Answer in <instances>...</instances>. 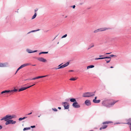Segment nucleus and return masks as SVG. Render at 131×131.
I'll use <instances>...</instances> for the list:
<instances>
[{
    "instance_id": "nucleus-1",
    "label": "nucleus",
    "mask_w": 131,
    "mask_h": 131,
    "mask_svg": "<svg viewBox=\"0 0 131 131\" xmlns=\"http://www.w3.org/2000/svg\"><path fill=\"white\" fill-rule=\"evenodd\" d=\"M118 101H113L111 100H104L102 102V105L107 107H110L114 105Z\"/></svg>"
},
{
    "instance_id": "nucleus-2",
    "label": "nucleus",
    "mask_w": 131,
    "mask_h": 131,
    "mask_svg": "<svg viewBox=\"0 0 131 131\" xmlns=\"http://www.w3.org/2000/svg\"><path fill=\"white\" fill-rule=\"evenodd\" d=\"M16 116L15 115H7L1 119V121L4 120L5 121L8 120V119L13 118H16Z\"/></svg>"
},
{
    "instance_id": "nucleus-3",
    "label": "nucleus",
    "mask_w": 131,
    "mask_h": 131,
    "mask_svg": "<svg viewBox=\"0 0 131 131\" xmlns=\"http://www.w3.org/2000/svg\"><path fill=\"white\" fill-rule=\"evenodd\" d=\"M95 95V92H88L85 93L83 94L82 96L83 97H90Z\"/></svg>"
},
{
    "instance_id": "nucleus-4",
    "label": "nucleus",
    "mask_w": 131,
    "mask_h": 131,
    "mask_svg": "<svg viewBox=\"0 0 131 131\" xmlns=\"http://www.w3.org/2000/svg\"><path fill=\"white\" fill-rule=\"evenodd\" d=\"M18 91V90L17 89H15L11 90H5L2 91L1 92V94L4 93H10V94H11L13 93L14 92H17Z\"/></svg>"
},
{
    "instance_id": "nucleus-5",
    "label": "nucleus",
    "mask_w": 131,
    "mask_h": 131,
    "mask_svg": "<svg viewBox=\"0 0 131 131\" xmlns=\"http://www.w3.org/2000/svg\"><path fill=\"white\" fill-rule=\"evenodd\" d=\"M16 121H14L13 120L9 119L6 121L5 123L6 125H8L10 124H14L16 123Z\"/></svg>"
},
{
    "instance_id": "nucleus-6",
    "label": "nucleus",
    "mask_w": 131,
    "mask_h": 131,
    "mask_svg": "<svg viewBox=\"0 0 131 131\" xmlns=\"http://www.w3.org/2000/svg\"><path fill=\"white\" fill-rule=\"evenodd\" d=\"M62 104L63 105L65 109H68L69 107V105L68 102H64L62 103Z\"/></svg>"
},
{
    "instance_id": "nucleus-7",
    "label": "nucleus",
    "mask_w": 131,
    "mask_h": 131,
    "mask_svg": "<svg viewBox=\"0 0 131 131\" xmlns=\"http://www.w3.org/2000/svg\"><path fill=\"white\" fill-rule=\"evenodd\" d=\"M69 64V62H67L66 63H65V64H64L63 65H62L61 66H60L61 64L59 65L58 66V67H59L58 68H56V69H61V68H64L67 66H68Z\"/></svg>"
},
{
    "instance_id": "nucleus-8",
    "label": "nucleus",
    "mask_w": 131,
    "mask_h": 131,
    "mask_svg": "<svg viewBox=\"0 0 131 131\" xmlns=\"http://www.w3.org/2000/svg\"><path fill=\"white\" fill-rule=\"evenodd\" d=\"M108 29V28H100L94 30V32L95 33L100 31H104L107 30Z\"/></svg>"
},
{
    "instance_id": "nucleus-9",
    "label": "nucleus",
    "mask_w": 131,
    "mask_h": 131,
    "mask_svg": "<svg viewBox=\"0 0 131 131\" xmlns=\"http://www.w3.org/2000/svg\"><path fill=\"white\" fill-rule=\"evenodd\" d=\"M72 106L75 108H79L80 107V105L76 102H74L72 105Z\"/></svg>"
},
{
    "instance_id": "nucleus-10",
    "label": "nucleus",
    "mask_w": 131,
    "mask_h": 131,
    "mask_svg": "<svg viewBox=\"0 0 131 131\" xmlns=\"http://www.w3.org/2000/svg\"><path fill=\"white\" fill-rule=\"evenodd\" d=\"M35 84H34V85H31L30 86H28L27 87H23L22 88L20 89L19 90V91L20 92L21 91L23 90H25L28 88H30V87L33 86V85H34Z\"/></svg>"
},
{
    "instance_id": "nucleus-11",
    "label": "nucleus",
    "mask_w": 131,
    "mask_h": 131,
    "mask_svg": "<svg viewBox=\"0 0 131 131\" xmlns=\"http://www.w3.org/2000/svg\"><path fill=\"white\" fill-rule=\"evenodd\" d=\"M126 121L127 122V123H125V124L129 125V127L130 128V130L131 131V119L129 118V119H127Z\"/></svg>"
},
{
    "instance_id": "nucleus-12",
    "label": "nucleus",
    "mask_w": 131,
    "mask_h": 131,
    "mask_svg": "<svg viewBox=\"0 0 131 131\" xmlns=\"http://www.w3.org/2000/svg\"><path fill=\"white\" fill-rule=\"evenodd\" d=\"M37 59L40 61L45 62H46V60L43 58L39 57L37 58Z\"/></svg>"
},
{
    "instance_id": "nucleus-13",
    "label": "nucleus",
    "mask_w": 131,
    "mask_h": 131,
    "mask_svg": "<svg viewBox=\"0 0 131 131\" xmlns=\"http://www.w3.org/2000/svg\"><path fill=\"white\" fill-rule=\"evenodd\" d=\"M85 104L87 106H89L91 105L90 101L89 100H86L85 102Z\"/></svg>"
},
{
    "instance_id": "nucleus-14",
    "label": "nucleus",
    "mask_w": 131,
    "mask_h": 131,
    "mask_svg": "<svg viewBox=\"0 0 131 131\" xmlns=\"http://www.w3.org/2000/svg\"><path fill=\"white\" fill-rule=\"evenodd\" d=\"M112 123V122L111 121H106L103 122V124H108L109 123Z\"/></svg>"
},
{
    "instance_id": "nucleus-15",
    "label": "nucleus",
    "mask_w": 131,
    "mask_h": 131,
    "mask_svg": "<svg viewBox=\"0 0 131 131\" xmlns=\"http://www.w3.org/2000/svg\"><path fill=\"white\" fill-rule=\"evenodd\" d=\"M100 101V100H93V102L95 103H99Z\"/></svg>"
},
{
    "instance_id": "nucleus-16",
    "label": "nucleus",
    "mask_w": 131,
    "mask_h": 131,
    "mask_svg": "<svg viewBox=\"0 0 131 131\" xmlns=\"http://www.w3.org/2000/svg\"><path fill=\"white\" fill-rule=\"evenodd\" d=\"M107 127V125H104L102 127H101L100 129V130H101L102 129H104L106 128Z\"/></svg>"
},
{
    "instance_id": "nucleus-17",
    "label": "nucleus",
    "mask_w": 131,
    "mask_h": 131,
    "mask_svg": "<svg viewBox=\"0 0 131 131\" xmlns=\"http://www.w3.org/2000/svg\"><path fill=\"white\" fill-rule=\"evenodd\" d=\"M70 101L71 102H77L75 99H73V98L71 99L70 100Z\"/></svg>"
},
{
    "instance_id": "nucleus-18",
    "label": "nucleus",
    "mask_w": 131,
    "mask_h": 131,
    "mask_svg": "<svg viewBox=\"0 0 131 131\" xmlns=\"http://www.w3.org/2000/svg\"><path fill=\"white\" fill-rule=\"evenodd\" d=\"M24 65V67H25L27 66L31 65V64L29 63H26L23 64Z\"/></svg>"
},
{
    "instance_id": "nucleus-19",
    "label": "nucleus",
    "mask_w": 131,
    "mask_h": 131,
    "mask_svg": "<svg viewBox=\"0 0 131 131\" xmlns=\"http://www.w3.org/2000/svg\"><path fill=\"white\" fill-rule=\"evenodd\" d=\"M94 67V66L92 65L88 66L87 67V69H88L90 68H92Z\"/></svg>"
},
{
    "instance_id": "nucleus-20",
    "label": "nucleus",
    "mask_w": 131,
    "mask_h": 131,
    "mask_svg": "<svg viewBox=\"0 0 131 131\" xmlns=\"http://www.w3.org/2000/svg\"><path fill=\"white\" fill-rule=\"evenodd\" d=\"M5 66V65L4 63H0V67H4Z\"/></svg>"
},
{
    "instance_id": "nucleus-21",
    "label": "nucleus",
    "mask_w": 131,
    "mask_h": 131,
    "mask_svg": "<svg viewBox=\"0 0 131 131\" xmlns=\"http://www.w3.org/2000/svg\"><path fill=\"white\" fill-rule=\"evenodd\" d=\"M37 14H36V13H35V14L34 15L32 16L31 19H34L37 16Z\"/></svg>"
},
{
    "instance_id": "nucleus-22",
    "label": "nucleus",
    "mask_w": 131,
    "mask_h": 131,
    "mask_svg": "<svg viewBox=\"0 0 131 131\" xmlns=\"http://www.w3.org/2000/svg\"><path fill=\"white\" fill-rule=\"evenodd\" d=\"M77 78H70V80L71 81H75L77 79Z\"/></svg>"
},
{
    "instance_id": "nucleus-23",
    "label": "nucleus",
    "mask_w": 131,
    "mask_h": 131,
    "mask_svg": "<svg viewBox=\"0 0 131 131\" xmlns=\"http://www.w3.org/2000/svg\"><path fill=\"white\" fill-rule=\"evenodd\" d=\"M30 127L25 128L23 129V130L24 131L28 129H30Z\"/></svg>"
},
{
    "instance_id": "nucleus-24",
    "label": "nucleus",
    "mask_w": 131,
    "mask_h": 131,
    "mask_svg": "<svg viewBox=\"0 0 131 131\" xmlns=\"http://www.w3.org/2000/svg\"><path fill=\"white\" fill-rule=\"evenodd\" d=\"M52 110L56 112L57 111V110L55 108H52Z\"/></svg>"
},
{
    "instance_id": "nucleus-25",
    "label": "nucleus",
    "mask_w": 131,
    "mask_h": 131,
    "mask_svg": "<svg viewBox=\"0 0 131 131\" xmlns=\"http://www.w3.org/2000/svg\"><path fill=\"white\" fill-rule=\"evenodd\" d=\"M21 69L20 67L17 69L15 73V74H16V73L17 72H18V71L20 69Z\"/></svg>"
},
{
    "instance_id": "nucleus-26",
    "label": "nucleus",
    "mask_w": 131,
    "mask_h": 131,
    "mask_svg": "<svg viewBox=\"0 0 131 131\" xmlns=\"http://www.w3.org/2000/svg\"><path fill=\"white\" fill-rule=\"evenodd\" d=\"M39 30V29H38V30H33V31H31V32H29L28 33V34H29V33L30 32H35V31H38V30Z\"/></svg>"
},
{
    "instance_id": "nucleus-27",
    "label": "nucleus",
    "mask_w": 131,
    "mask_h": 131,
    "mask_svg": "<svg viewBox=\"0 0 131 131\" xmlns=\"http://www.w3.org/2000/svg\"><path fill=\"white\" fill-rule=\"evenodd\" d=\"M48 76V75H46L40 76V77H41V78H44V77H47Z\"/></svg>"
},
{
    "instance_id": "nucleus-28",
    "label": "nucleus",
    "mask_w": 131,
    "mask_h": 131,
    "mask_svg": "<svg viewBox=\"0 0 131 131\" xmlns=\"http://www.w3.org/2000/svg\"><path fill=\"white\" fill-rule=\"evenodd\" d=\"M70 7H72L74 9V8H75V5L71 6H70Z\"/></svg>"
},
{
    "instance_id": "nucleus-29",
    "label": "nucleus",
    "mask_w": 131,
    "mask_h": 131,
    "mask_svg": "<svg viewBox=\"0 0 131 131\" xmlns=\"http://www.w3.org/2000/svg\"><path fill=\"white\" fill-rule=\"evenodd\" d=\"M67 34H66V35H64L62 37V38H63L66 37H67Z\"/></svg>"
},
{
    "instance_id": "nucleus-30",
    "label": "nucleus",
    "mask_w": 131,
    "mask_h": 131,
    "mask_svg": "<svg viewBox=\"0 0 131 131\" xmlns=\"http://www.w3.org/2000/svg\"><path fill=\"white\" fill-rule=\"evenodd\" d=\"M37 51V50H35V51H34L33 52L28 51V52L29 53H32V52H36Z\"/></svg>"
},
{
    "instance_id": "nucleus-31",
    "label": "nucleus",
    "mask_w": 131,
    "mask_h": 131,
    "mask_svg": "<svg viewBox=\"0 0 131 131\" xmlns=\"http://www.w3.org/2000/svg\"><path fill=\"white\" fill-rule=\"evenodd\" d=\"M48 52H42V53H47Z\"/></svg>"
},
{
    "instance_id": "nucleus-32",
    "label": "nucleus",
    "mask_w": 131,
    "mask_h": 131,
    "mask_svg": "<svg viewBox=\"0 0 131 131\" xmlns=\"http://www.w3.org/2000/svg\"><path fill=\"white\" fill-rule=\"evenodd\" d=\"M110 60H111L110 59L108 61H107V60H105V61H106V62L107 63L109 62H110Z\"/></svg>"
},
{
    "instance_id": "nucleus-33",
    "label": "nucleus",
    "mask_w": 131,
    "mask_h": 131,
    "mask_svg": "<svg viewBox=\"0 0 131 131\" xmlns=\"http://www.w3.org/2000/svg\"><path fill=\"white\" fill-rule=\"evenodd\" d=\"M111 57H105V59H109Z\"/></svg>"
},
{
    "instance_id": "nucleus-34",
    "label": "nucleus",
    "mask_w": 131,
    "mask_h": 131,
    "mask_svg": "<svg viewBox=\"0 0 131 131\" xmlns=\"http://www.w3.org/2000/svg\"><path fill=\"white\" fill-rule=\"evenodd\" d=\"M20 68H23V67H24V65H23V64H22L21 66H20Z\"/></svg>"
},
{
    "instance_id": "nucleus-35",
    "label": "nucleus",
    "mask_w": 131,
    "mask_h": 131,
    "mask_svg": "<svg viewBox=\"0 0 131 131\" xmlns=\"http://www.w3.org/2000/svg\"><path fill=\"white\" fill-rule=\"evenodd\" d=\"M20 68H23V67H24V65H23V64H22L21 66H20Z\"/></svg>"
},
{
    "instance_id": "nucleus-36",
    "label": "nucleus",
    "mask_w": 131,
    "mask_h": 131,
    "mask_svg": "<svg viewBox=\"0 0 131 131\" xmlns=\"http://www.w3.org/2000/svg\"><path fill=\"white\" fill-rule=\"evenodd\" d=\"M18 120L19 121H21V120H23V118H19Z\"/></svg>"
},
{
    "instance_id": "nucleus-37",
    "label": "nucleus",
    "mask_w": 131,
    "mask_h": 131,
    "mask_svg": "<svg viewBox=\"0 0 131 131\" xmlns=\"http://www.w3.org/2000/svg\"><path fill=\"white\" fill-rule=\"evenodd\" d=\"M36 79H37V77L34 78L33 79H32L33 80H35Z\"/></svg>"
},
{
    "instance_id": "nucleus-38",
    "label": "nucleus",
    "mask_w": 131,
    "mask_h": 131,
    "mask_svg": "<svg viewBox=\"0 0 131 131\" xmlns=\"http://www.w3.org/2000/svg\"><path fill=\"white\" fill-rule=\"evenodd\" d=\"M99 59H100V58H95V60H99Z\"/></svg>"
},
{
    "instance_id": "nucleus-39",
    "label": "nucleus",
    "mask_w": 131,
    "mask_h": 131,
    "mask_svg": "<svg viewBox=\"0 0 131 131\" xmlns=\"http://www.w3.org/2000/svg\"><path fill=\"white\" fill-rule=\"evenodd\" d=\"M35 126H30V127L32 128H35Z\"/></svg>"
},
{
    "instance_id": "nucleus-40",
    "label": "nucleus",
    "mask_w": 131,
    "mask_h": 131,
    "mask_svg": "<svg viewBox=\"0 0 131 131\" xmlns=\"http://www.w3.org/2000/svg\"><path fill=\"white\" fill-rule=\"evenodd\" d=\"M100 59H105V57H102V58H100Z\"/></svg>"
},
{
    "instance_id": "nucleus-41",
    "label": "nucleus",
    "mask_w": 131,
    "mask_h": 131,
    "mask_svg": "<svg viewBox=\"0 0 131 131\" xmlns=\"http://www.w3.org/2000/svg\"><path fill=\"white\" fill-rule=\"evenodd\" d=\"M91 48V47H90V46H89V47L88 48V50H89Z\"/></svg>"
},
{
    "instance_id": "nucleus-42",
    "label": "nucleus",
    "mask_w": 131,
    "mask_h": 131,
    "mask_svg": "<svg viewBox=\"0 0 131 131\" xmlns=\"http://www.w3.org/2000/svg\"><path fill=\"white\" fill-rule=\"evenodd\" d=\"M27 117H24L23 118V119H24L26 118Z\"/></svg>"
},
{
    "instance_id": "nucleus-43",
    "label": "nucleus",
    "mask_w": 131,
    "mask_h": 131,
    "mask_svg": "<svg viewBox=\"0 0 131 131\" xmlns=\"http://www.w3.org/2000/svg\"><path fill=\"white\" fill-rule=\"evenodd\" d=\"M94 46V45H92L91 46H90V47H91V48Z\"/></svg>"
},
{
    "instance_id": "nucleus-44",
    "label": "nucleus",
    "mask_w": 131,
    "mask_h": 131,
    "mask_svg": "<svg viewBox=\"0 0 131 131\" xmlns=\"http://www.w3.org/2000/svg\"><path fill=\"white\" fill-rule=\"evenodd\" d=\"M38 10V9H35V13H36V12H37V11Z\"/></svg>"
},
{
    "instance_id": "nucleus-45",
    "label": "nucleus",
    "mask_w": 131,
    "mask_h": 131,
    "mask_svg": "<svg viewBox=\"0 0 131 131\" xmlns=\"http://www.w3.org/2000/svg\"><path fill=\"white\" fill-rule=\"evenodd\" d=\"M37 77V79H38L41 78L40 76Z\"/></svg>"
},
{
    "instance_id": "nucleus-46",
    "label": "nucleus",
    "mask_w": 131,
    "mask_h": 131,
    "mask_svg": "<svg viewBox=\"0 0 131 131\" xmlns=\"http://www.w3.org/2000/svg\"><path fill=\"white\" fill-rule=\"evenodd\" d=\"M2 126H1V125H0V129H2Z\"/></svg>"
},
{
    "instance_id": "nucleus-47",
    "label": "nucleus",
    "mask_w": 131,
    "mask_h": 131,
    "mask_svg": "<svg viewBox=\"0 0 131 131\" xmlns=\"http://www.w3.org/2000/svg\"><path fill=\"white\" fill-rule=\"evenodd\" d=\"M32 113V112H31L30 113H28V114H27V115H29L31 114Z\"/></svg>"
},
{
    "instance_id": "nucleus-48",
    "label": "nucleus",
    "mask_w": 131,
    "mask_h": 131,
    "mask_svg": "<svg viewBox=\"0 0 131 131\" xmlns=\"http://www.w3.org/2000/svg\"><path fill=\"white\" fill-rule=\"evenodd\" d=\"M110 56L111 57H112L114 56V55H110Z\"/></svg>"
},
{
    "instance_id": "nucleus-49",
    "label": "nucleus",
    "mask_w": 131,
    "mask_h": 131,
    "mask_svg": "<svg viewBox=\"0 0 131 131\" xmlns=\"http://www.w3.org/2000/svg\"><path fill=\"white\" fill-rule=\"evenodd\" d=\"M97 97H95V99H94V100H96V99H97Z\"/></svg>"
},
{
    "instance_id": "nucleus-50",
    "label": "nucleus",
    "mask_w": 131,
    "mask_h": 131,
    "mask_svg": "<svg viewBox=\"0 0 131 131\" xmlns=\"http://www.w3.org/2000/svg\"><path fill=\"white\" fill-rule=\"evenodd\" d=\"M58 108L59 109H60V110L61 109V107H58Z\"/></svg>"
},
{
    "instance_id": "nucleus-51",
    "label": "nucleus",
    "mask_w": 131,
    "mask_h": 131,
    "mask_svg": "<svg viewBox=\"0 0 131 131\" xmlns=\"http://www.w3.org/2000/svg\"><path fill=\"white\" fill-rule=\"evenodd\" d=\"M42 54V52H40L39 53V55H40L41 54Z\"/></svg>"
},
{
    "instance_id": "nucleus-52",
    "label": "nucleus",
    "mask_w": 131,
    "mask_h": 131,
    "mask_svg": "<svg viewBox=\"0 0 131 131\" xmlns=\"http://www.w3.org/2000/svg\"><path fill=\"white\" fill-rule=\"evenodd\" d=\"M32 80V79H26V80Z\"/></svg>"
},
{
    "instance_id": "nucleus-53",
    "label": "nucleus",
    "mask_w": 131,
    "mask_h": 131,
    "mask_svg": "<svg viewBox=\"0 0 131 131\" xmlns=\"http://www.w3.org/2000/svg\"><path fill=\"white\" fill-rule=\"evenodd\" d=\"M111 53H106V54H110Z\"/></svg>"
},
{
    "instance_id": "nucleus-54",
    "label": "nucleus",
    "mask_w": 131,
    "mask_h": 131,
    "mask_svg": "<svg viewBox=\"0 0 131 131\" xmlns=\"http://www.w3.org/2000/svg\"><path fill=\"white\" fill-rule=\"evenodd\" d=\"M113 68V67H110V68Z\"/></svg>"
},
{
    "instance_id": "nucleus-55",
    "label": "nucleus",
    "mask_w": 131,
    "mask_h": 131,
    "mask_svg": "<svg viewBox=\"0 0 131 131\" xmlns=\"http://www.w3.org/2000/svg\"><path fill=\"white\" fill-rule=\"evenodd\" d=\"M67 17V16H66L65 17V18H66Z\"/></svg>"
},
{
    "instance_id": "nucleus-56",
    "label": "nucleus",
    "mask_w": 131,
    "mask_h": 131,
    "mask_svg": "<svg viewBox=\"0 0 131 131\" xmlns=\"http://www.w3.org/2000/svg\"><path fill=\"white\" fill-rule=\"evenodd\" d=\"M102 56H102L100 55V56H99V57H102Z\"/></svg>"
},
{
    "instance_id": "nucleus-57",
    "label": "nucleus",
    "mask_w": 131,
    "mask_h": 131,
    "mask_svg": "<svg viewBox=\"0 0 131 131\" xmlns=\"http://www.w3.org/2000/svg\"><path fill=\"white\" fill-rule=\"evenodd\" d=\"M36 65L35 64V65H32V66H36Z\"/></svg>"
},
{
    "instance_id": "nucleus-58",
    "label": "nucleus",
    "mask_w": 131,
    "mask_h": 131,
    "mask_svg": "<svg viewBox=\"0 0 131 131\" xmlns=\"http://www.w3.org/2000/svg\"><path fill=\"white\" fill-rule=\"evenodd\" d=\"M73 71V70H71V71Z\"/></svg>"
},
{
    "instance_id": "nucleus-59",
    "label": "nucleus",
    "mask_w": 131,
    "mask_h": 131,
    "mask_svg": "<svg viewBox=\"0 0 131 131\" xmlns=\"http://www.w3.org/2000/svg\"><path fill=\"white\" fill-rule=\"evenodd\" d=\"M40 115H40V116H38V117H40Z\"/></svg>"
},
{
    "instance_id": "nucleus-60",
    "label": "nucleus",
    "mask_w": 131,
    "mask_h": 131,
    "mask_svg": "<svg viewBox=\"0 0 131 131\" xmlns=\"http://www.w3.org/2000/svg\"><path fill=\"white\" fill-rule=\"evenodd\" d=\"M90 131H93V130H90Z\"/></svg>"
}]
</instances>
